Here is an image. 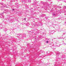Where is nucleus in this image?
I'll use <instances>...</instances> for the list:
<instances>
[{
	"mask_svg": "<svg viewBox=\"0 0 66 66\" xmlns=\"http://www.w3.org/2000/svg\"><path fill=\"white\" fill-rule=\"evenodd\" d=\"M46 43H48V41H47Z\"/></svg>",
	"mask_w": 66,
	"mask_h": 66,
	"instance_id": "nucleus-1",
	"label": "nucleus"
},
{
	"mask_svg": "<svg viewBox=\"0 0 66 66\" xmlns=\"http://www.w3.org/2000/svg\"><path fill=\"white\" fill-rule=\"evenodd\" d=\"M13 11H14V9H13Z\"/></svg>",
	"mask_w": 66,
	"mask_h": 66,
	"instance_id": "nucleus-2",
	"label": "nucleus"
}]
</instances>
